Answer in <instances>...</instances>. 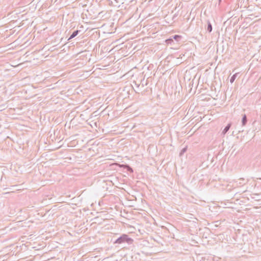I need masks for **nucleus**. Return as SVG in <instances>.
Masks as SVG:
<instances>
[{"mask_svg":"<svg viewBox=\"0 0 261 261\" xmlns=\"http://www.w3.org/2000/svg\"><path fill=\"white\" fill-rule=\"evenodd\" d=\"M133 242V240L128 237V236L125 234H122L117 240L114 242V244H121L124 243H127L128 244H131Z\"/></svg>","mask_w":261,"mask_h":261,"instance_id":"1","label":"nucleus"},{"mask_svg":"<svg viewBox=\"0 0 261 261\" xmlns=\"http://www.w3.org/2000/svg\"><path fill=\"white\" fill-rule=\"evenodd\" d=\"M173 17H162L160 23L162 25H170L173 23Z\"/></svg>","mask_w":261,"mask_h":261,"instance_id":"2","label":"nucleus"},{"mask_svg":"<svg viewBox=\"0 0 261 261\" xmlns=\"http://www.w3.org/2000/svg\"><path fill=\"white\" fill-rule=\"evenodd\" d=\"M247 181H246L244 178H241L239 179L237 181H234L233 182V186L235 187H240L247 183Z\"/></svg>","mask_w":261,"mask_h":261,"instance_id":"3","label":"nucleus"},{"mask_svg":"<svg viewBox=\"0 0 261 261\" xmlns=\"http://www.w3.org/2000/svg\"><path fill=\"white\" fill-rule=\"evenodd\" d=\"M119 166L126 169L128 171L131 173L134 172L133 169L128 165H120Z\"/></svg>","mask_w":261,"mask_h":261,"instance_id":"4","label":"nucleus"},{"mask_svg":"<svg viewBox=\"0 0 261 261\" xmlns=\"http://www.w3.org/2000/svg\"><path fill=\"white\" fill-rule=\"evenodd\" d=\"M80 31L79 30H76V31H74L72 34L70 35V36L69 37V38L68 39V41H69L70 40L73 39V38H74L75 36H76L80 32Z\"/></svg>","mask_w":261,"mask_h":261,"instance_id":"5","label":"nucleus"},{"mask_svg":"<svg viewBox=\"0 0 261 261\" xmlns=\"http://www.w3.org/2000/svg\"><path fill=\"white\" fill-rule=\"evenodd\" d=\"M230 126H231V124L230 123L228 124L225 126L224 129H223V130L222 132V134L224 135L228 131V130L229 129Z\"/></svg>","mask_w":261,"mask_h":261,"instance_id":"6","label":"nucleus"},{"mask_svg":"<svg viewBox=\"0 0 261 261\" xmlns=\"http://www.w3.org/2000/svg\"><path fill=\"white\" fill-rule=\"evenodd\" d=\"M247 117H246V115L245 114H244L243 116L242 120V125L243 126L245 125L247 123Z\"/></svg>","mask_w":261,"mask_h":261,"instance_id":"7","label":"nucleus"},{"mask_svg":"<svg viewBox=\"0 0 261 261\" xmlns=\"http://www.w3.org/2000/svg\"><path fill=\"white\" fill-rule=\"evenodd\" d=\"M207 30L209 33H211L212 31V25L208 20L207 21Z\"/></svg>","mask_w":261,"mask_h":261,"instance_id":"8","label":"nucleus"},{"mask_svg":"<svg viewBox=\"0 0 261 261\" xmlns=\"http://www.w3.org/2000/svg\"><path fill=\"white\" fill-rule=\"evenodd\" d=\"M166 42L168 44H172V43L173 42V38L171 37L169 39H166Z\"/></svg>","mask_w":261,"mask_h":261,"instance_id":"9","label":"nucleus"},{"mask_svg":"<svg viewBox=\"0 0 261 261\" xmlns=\"http://www.w3.org/2000/svg\"><path fill=\"white\" fill-rule=\"evenodd\" d=\"M237 75V73H235L234 74H233V75L231 77L230 80V82L231 83H232L234 81L235 79H236Z\"/></svg>","mask_w":261,"mask_h":261,"instance_id":"10","label":"nucleus"},{"mask_svg":"<svg viewBox=\"0 0 261 261\" xmlns=\"http://www.w3.org/2000/svg\"><path fill=\"white\" fill-rule=\"evenodd\" d=\"M172 38H173V39H174L175 40L178 41V39H180L181 38V36H179V35H175L172 36Z\"/></svg>","mask_w":261,"mask_h":261,"instance_id":"11","label":"nucleus"},{"mask_svg":"<svg viewBox=\"0 0 261 261\" xmlns=\"http://www.w3.org/2000/svg\"><path fill=\"white\" fill-rule=\"evenodd\" d=\"M187 147L184 148L180 151L179 155L181 156L186 151H187Z\"/></svg>","mask_w":261,"mask_h":261,"instance_id":"12","label":"nucleus"},{"mask_svg":"<svg viewBox=\"0 0 261 261\" xmlns=\"http://www.w3.org/2000/svg\"><path fill=\"white\" fill-rule=\"evenodd\" d=\"M26 14H27V13L22 14L20 16H21V17L24 16Z\"/></svg>","mask_w":261,"mask_h":261,"instance_id":"13","label":"nucleus"},{"mask_svg":"<svg viewBox=\"0 0 261 261\" xmlns=\"http://www.w3.org/2000/svg\"><path fill=\"white\" fill-rule=\"evenodd\" d=\"M102 12H101L99 13V14H99V15H101V14H102Z\"/></svg>","mask_w":261,"mask_h":261,"instance_id":"14","label":"nucleus"},{"mask_svg":"<svg viewBox=\"0 0 261 261\" xmlns=\"http://www.w3.org/2000/svg\"><path fill=\"white\" fill-rule=\"evenodd\" d=\"M8 193H9V192H6V193H4V194H8Z\"/></svg>","mask_w":261,"mask_h":261,"instance_id":"15","label":"nucleus"},{"mask_svg":"<svg viewBox=\"0 0 261 261\" xmlns=\"http://www.w3.org/2000/svg\"><path fill=\"white\" fill-rule=\"evenodd\" d=\"M17 14V12H16L14 14H13V15H16Z\"/></svg>","mask_w":261,"mask_h":261,"instance_id":"16","label":"nucleus"},{"mask_svg":"<svg viewBox=\"0 0 261 261\" xmlns=\"http://www.w3.org/2000/svg\"><path fill=\"white\" fill-rule=\"evenodd\" d=\"M221 0H219V3H220V2H221Z\"/></svg>","mask_w":261,"mask_h":261,"instance_id":"17","label":"nucleus"}]
</instances>
